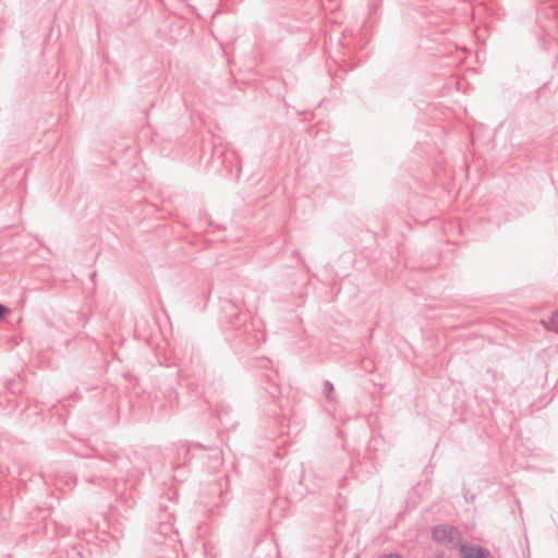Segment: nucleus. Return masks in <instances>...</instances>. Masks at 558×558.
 I'll list each match as a JSON object with an SVG mask.
<instances>
[{
	"mask_svg": "<svg viewBox=\"0 0 558 558\" xmlns=\"http://www.w3.org/2000/svg\"><path fill=\"white\" fill-rule=\"evenodd\" d=\"M460 555L462 558H489V551L477 546H460Z\"/></svg>",
	"mask_w": 558,
	"mask_h": 558,
	"instance_id": "obj_2",
	"label": "nucleus"
},
{
	"mask_svg": "<svg viewBox=\"0 0 558 558\" xmlns=\"http://www.w3.org/2000/svg\"><path fill=\"white\" fill-rule=\"evenodd\" d=\"M546 329L551 330L558 335V312H556L551 318L547 322L542 320Z\"/></svg>",
	"mask_w": 558,
	"mask_h": 558,
	"instance_id": "obj_3",
	"label": "nucleus"
},
{
	"mask_svg": "<svg viewBox=\"0 0 558 558\" xmlns=\"http://www.w3.org/2000/svg\"><path fill=\"white\" fill-rule=\"evenodd\" d=\"M106 460L111 462L114 465V468L120 470L123 469L122 464H126V461L123 458L114 453H109Z\"/></svg>",
	"mask_w": 558,
	"mask_h": 558,
	"instance_id": "obj_4",
	"label": "nucleus"
},
{
	"mask_svg": "<svg viewBox=\"0 0 558 558\" xmlns=\"http://www.w3.org/2000/svg\"><path fill=\"white\" fill-rule=\"evenodd\" d=\"M432 535L436 543L446 546H454L461 541L460 532L458 529L449 524H440L434 526Z\"/></svg>",
	"mask_w": 558,
	"mask_h": 558,
	"instance_id": "obj_1",
	"label": "nucleus"
},
{
	"mask_svg": "<svg viewBox=\"0 0 558 558\" xmlns=\"http://www.w3.org/2000/svg\"><path fill=\"white\" fill-rule=\"evenodd\" d=\"M325 392H326L327 400L332 401L333 400V396H332L333 384L329 380L325 381Z\"/></svg>",
	"mask_w": 558,
	"mask_h": 558,
	"instance_id": "obj_5",
	"label": "nucleus"
},
{
	"mask_svg": "<svg viewBox=\"0 0 558 558\" xmlns=\"http://www.w3.org/2000/svg\"><path fill=\"white\" fill-rule=\"evenodd\" d=\"M363 368L368 372V373H372L374 371V367H373V364L372 362H364L363 363Z\"/></svg>",
	"mask_w": 558,
	"mask_h": 558,
	"instance_id": "obj_6",
	"label": "nucleus"
},
{
	"mask_svg": "<svg viewBox=\"0 0 558 558\" xmlns=\"http://www.w3.org/2000/svg\"><path fill=\"white\" fill-rule=\"evenodd\" d=\"M379 558H402V556L400 554L392 553V554H388V555H383Z\"/></svg>",
	"mask_w": 558,
	"mask_h": 558,
	"instance_id": "obj_8",
	"label": "nucleus"
},
{
	"mask_svg": "<svg viewBox=\"0 0 558 558\" xmlns=\"http://www.w3.org/2000/svg\"><path fill=\"white\" fill-rule=\"evenodd\" d=\"M99 480L100 478H98V477H89V478H87V482L88 483H94V482L99 481Z\"/></svg>",
	"mask_w": 558,
	"mask_h": 558,
	"instance_id": "obj_9",
	"label": "nucleus"
},
{
	"mask_svg": "<svg viewBox=\"0 0 558 558\" xmlns=\"http://www.w3.org/2000/svg\"><path fill=\"white\" fill-rule=\"evenodd\" d=\"M9 313V308L3 305V304H0V319L4 317L5 314Z\"/></svg>",
	"mask_w": 558,
	"mask_h": 558,
	"instance_id": "obj_7",
	"label": "nucleus"
}]
</instances>
